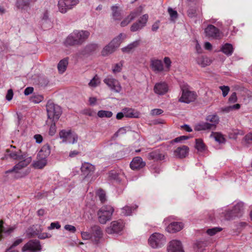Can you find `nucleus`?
Returning a JSON list of instances; mask_svg holds the SVG:
<instances>
[{"label":"nucleus","instance_id":"obj_1","mask_svg":"<svg viewBox=\"0 0 252 252\" xmlns=\"http://www.w3.org/2000/svg\"><path fill=\"white\" fill-rule=\"evenodd\" d=\"M11 148V149L7 150L10 158L20 161L12 169L6 171V174L12 172L19 173L20 170L28 166L32 160L31 157H29L26 153L22 154L21 150L16 149L15 146L12 145Z\"/></svg>","mask_w":252,"mask_h":252},{"label":"nucleus","instance_id":"obj_2","mask_svg":"<svg viewBox=\"0 0 252 252\" xmlns=\"http://www.w3.org/2000/svg\"><path fill=\"white\" fill-rule=\"evenodd\" d=\"M90 35L88 31H75L71 33L66 39L65 44L67 45H75L82 44Z\"/></svg>","mask_w":252,"mask_h":252},{"label":"nucleus","instance_id":"obj_3","mask_svg":"<svg viewBox=\"0 0 252 252\" xmlns=\"http://www.w3.org/2000/svg\"><path fill=\"white\" fill-rule=\"evenodd\" d=\"M182 94L179 99V101L186 103H189L194 101L197 97L196 93L190 90L189 87L187 84L181 85Z\"/></svg>","mask_w":252,"mask_h":252},{"label":"nucleus","instance_id":"obj_4","mask_svg":"<svg viewBox=\"0 0 252 252\" xmlns=\"http://www.w3.org/2000/svg\"><path fill=\"white\" fill-rule=\"evenodd\" d=\"M126 38V35L121 33L117 37L113 39L111 42L106 46L102 51L103 56H107L115 51L120 44Z\"/></svg>","mask_w":252,"mask_h":252},{"label":"nucleus","instance_id":"obj_5","mask_svg":"<svg viewBox=\"0 0 252 252\" xmlns=\"http://www.w3.org/2000/svg\"><path fill=\"white\" fill-rule=\"evenodd\" d=\"M114 212V208L110 205L103 206L98 212V221L102 224H105L110 220Z\"/></svg>","mask_w":252,"mask_h":252},{"label":"nucleus","instance_id":"obj_6","mask_svg":"<svg viewBox=\"0 0 252 252\" xmlns=\"http://www.w3.org/2000/svg\"><path fill=\"white\" fill-rule=\"evenodd\" d=\"M48 118L57 121L62 114L61 108L51 102H48L46 105Z\"/></svg>","mask_w":252,"mask_h":252},{"label":"nucleus","instance_id":"obj_7","mask_svg":"<svg viewBox=\"0 0 252 252\" xmlns=\"http://www.w3.org/2000/svg\"><path fill=\"white\" fill-rule=\"evenodd\" d=\"M79 3V0H59L58 7L62 13H65Z\"/></svg>","mask_w":252,"mask_h":252},{"label":"nucleus","instance_id":"obj_8","mask_svg":"<svg viewBox=\"0 0 252 252\" xmlns=\"http://www.w3.org/2000/svg\"><path fill=\"white\" fill-rule=\"evenodd\" d=\"M59 136L63 142L75 143L77 141L78 135L71 129H63L59 132Z\"/></svg>","mask_w":252,"mask_h":252},{"label":"nucleus","instance_id":"obj_9","mask_svg":"<svg viewBox=\"0 0 252 252\" xmlns=\"http://www.w3.org/2000/svg\"><path fill=\"white\" fill-rule=\"evenodd\" d=\"M165 243L164 236L158 233L153 234L149 239V244L153 248L160 247Z\"/></svg>","mask_w":252,"mask_h":252},{"label":"nucleus","instance_id":"obj_10","mask_svg":"<svg viewBox=\"0 0 252 252\" xmlns=\"http://www.w3.org/2000/svg\"><path fill=\"white\" fill-rule=\"evenodd\" d=\"M93 237L89 232H82L81 233L82 238L84 240H89L91 238L96 243H98L99 239L102 236V231L99 227H95L94 229Z\"/></svg>","mask_w":252,"mask_h":252},{"label":"nucleus","instance_id":"obj_11","mask_svg":"<svg viewBox=\"0 0 252 252\" xmlns=\"http://www.w3.org/2000/svg\"><path fill=\"white\" fill-rule=\"evenodd\" d=\"M124 227V221L119 220L111 222L109 226L106 229V232L108 234L118 233L121 232Z\"/></svg>","mask_w":252,"mask_h":252},{"label":"nucleus","instance_id":"obj_12","mask_svg":"<svg viewBox=\"0 0 252 252\" xmlns=\"http://www.w3.org/2000/svg\"><path fill=\"white\" fill-rule=\"evenodd\" d=\"M41 250V246L39 241L36 240H30L22 248L23 252L29 251L30 252H39Z\"/></svg>","mask_w":252,"mask_h":252},{"label":"nucleus","instance_id":"obj_13","mask_svg":"<svg viewBox=\"0 0 252 252\" xmlns=\"http://www.w3.org/2000/svg\"><path fill=\"white\" fill-rule=\"evenodd\" d=\"M4 221L0 220V240L4 237L10 235L17 228L16 225H8L6 227L3 226Z\"/></svg>","mask_w":252,"mask_h":252},{"label":"nucleus","instance_id":"obj_14","mask_svg":"<svg viewBox=\"0 0 252 252\" xmlns=\"http://www.w3.org/2000/svg\"><path fill=\"white\" fill-rule=\"evenodd\" d=\"M104 82L112 90L119 92L121 90V85L118 80L111 76H108L104 80Z\"/></svg>","mask_w":252,"mask_h":252},{"label":"nucleus","instance_id":"obj_15","mask_svg":"<svg viewBox=\"0 0 252 252\" xmlns=\"http://www.w3.org/2000/svg\"><path fill=\"white\" fill-rule=\"evenodd\" d=\"M206 35L208 37L213 38H219L220 37V30L212 25H209L205 30Z\"/></svg>","mask_w":252,"mask_h":252},{"label":"nucleus","instance_id":"obj_16","mask_svg":"<svg viewBox=\"0 0 252 252\" xmlns=\"http://www.w3.org/2000/svg\"><path fill=\"white\" fill-rule=\"evenodd\" d=\"M143 8L141 6L138 7L136 10L131 12L126 19H125L121 23L122 27H125L127 25L131 20L136 18L138 15L142 13Z\"/></svg>","mask_w":252,"mask_h":252},{"label":"nucleus","instance_id":"obj_17","mask_svg":"<svg viewBox=\"0 0 252 252\" xmlns=\"http://www.w3.org/2000/svg\"><path fill=\"white\" fill-rule=\"evenodd\" d=\"M168 252H184L180 241L172 240L169 243L167 247Z\"/></svg>","mask_w":252,"mask_h":252},{"label":"nucleus","instance_id":"obj_18","mask_svg":"<svg viewBox=\"0 0 252 252\" xmlns=\"http://www.w3.org/2000/svg\"><path fill=\"white\" fill-rule=\"evenodd\" d=\"M154 91L157 94L163 95L168 92L169 87L168 85L165 82L158 83L155 85Z\"/></svg>","mask_w":252,"mask_h":252},{"label":"nucleus","instance_id":"obj_19","mask_svg":"<svg viewBox=\"0 0 252 252\" xmlns=\"http://www.w3.org/2000/svg\"><path fill=\"white\" fill-rule=\"evenodd\" d=\"M189 148L188 146L183 145L177 148L174 151L176 158H185L189 154Z\"/></svg>","mask_w":252,"mask_h":252},{"label":"nucleus","instance_id":"obj_20","mask_svg":"<svg viewBox=\"0 0 252 252\" xmlns=\"http://www.w3.org/2000/svg\"><path fill=\"white\" fill-rule=\"evenodd\" d=\"M145 166V162L139 157L134 158L130 164V167L132 170H139Z\"/></svg>","mask_w":252,"mask_h":252},{"label":"nucleus","instance_id":"obj_21","mask_svg":"<svg viewBox=\"0 0 252 252\" xmlns=\"http://www.w3.org/2000/svg\"><path fill=\"white\" fill-rule=\"evenodd\" d=\"M82 174L86 177L91 175L95 171L94 165L88 162H84L81 167Z\"/></svg>","mask_w":252,"mask_h":252},{"label":"nucleus","instance_id":"obj_22","mask_svg":"<svg viewBox=\"0 0 252 252\" xmlns=\"http://www.w3.org/2000/svg\"><path fill=\"white\" fill-rule=\"evenodd\" d=\"M150 65L152 69L156 72L164 71L163 63L160 60L157 59L151 60Z\"/></svg>","mask_w":252,"mask_h":252},{"label":"nucleus","instance_id":"obj_23","mask_svg":"<svg viewBox=\"0 0 252 252\" xmlns=\"http://www.w3.org/2000/svg\"><path fill=\"white\" fill-rule=\"evenodd\" d=\"M183 228L182 222H174L171 223L166 228V230L170 233H175L179 231Z\"/></svg>","mask_w":252,"mask_h":252},{"label":"nucleus","instance_id":"obj_24","mask_svg":"<svg viewBox=\"0 0 252 252\" xmlns=\"http://www.w3.org/2000/svg\"><path fill=\"white\" fill-rule=\"evenodd\" d=\"M51 153L50 148L49 145H43L39 151L37 156L39 158L47 159Z\"/></svg>","mask_w":252,"mask_h":252},{"label":"nucleus","instance_id":"obj_25","mask_svg":"<svg viewBox=\"0 0 252 252\" xmlns=\"http://www.w3.org/2000/svg\"><path fill=\"white\" fill-rule=\"evenodd\" d=\"M206 120L211 123H210L211 129H215L219 122V117L217 115H211L207 116Z\"/></svg>","mask_w":252,"mask_h":252},{"label":"nucleus","instance_id":"obj_26","mask_svg":"<svg viewBox=\"0 0 252 252\" xmlns=\"http://www.w3.org/2000/svg\"><path fill=\"white\" fill-rule=\"evenodd\" d=\"M140 43V40H138L128 44L127 46L122 49L123 53H129L132 51L135 48L138 47Z\"/></svg>","mask_w":252,"mask_h":252},{"label":"nucleus","instance_id":"obj_27","mask_svg":"<svg viewBox=\"0 0 252 252\" xmlns=\"http://www.w3.org/2000/svg\"><path fill=\"white\" fill-rule=\"evenodd\" d=\"M125 116L128 118H138L139 113L131 108H126L124 109Z\"/></svg>","mask_w":252,"mask_h":252},{"label":"nucleus","instance_id":"obj_28","mask_svg":"<svg viewBox=\"0 0 252 252\" xmlns=\"http://www.w3.org/2000/svg\"><path fill=\"white\" fill-rule=\"evenodd\" d=\"M47 164V159L39 158L37 156V160L32 163V166L35 168L42 169Z\"/></svg>","mask_w":252,"mask_h":252},{"label":"nucleus","instance_id":"obj_29","mask_svg":"<svg viewBox=\"0 0 252 252\" xmlns=\"http://www.w3.org/2000/svg\"><path fill=\"white\" fill-rule=\"evenodd\" d=\"M221 51L226 55L230 56L233 52V47L232 44L225 43L222 46Z\"/></svg>","mask_w":252,"mask_h":252},{"label":"nucleus","instance_id":"obj_30","mask_svg":"<svg viewBox=\"0 0 252 252\" xmlns=\"http://www.w3.org/2000/svg\"><path fill=\"white\" fill-rule=\"evenodd\" d=\"M165 155L158 152H153L148 155V158L155 160H161L164 159Z\"/></svg>","mask_w":252,"mask_h":252},{"label":"nucleus","instance_id":"obj_31","mask_svg":"<svg viewBox=\"0 0 252 252\" xmlns=\"http://www.w3.org/2000/svg\"><path fill=\"white\" fill-rule=\"evenodd\" d=\"M197 63L201 67H205L211 64V61L207 57L201 56L198 58Z\"/></svg>","mask_w":252,"mask_h":252},{"label":"nucleus","instance_id":"obj_32","mask_svg":"<svg viewBox=\"0 0 252 252\" xmlns=\"http://www.w3.org/2000/svg\"><path fill=\"white\" fill-rule=\"evenodd\" d=\"M243 209V204L242 203H238L235 206L232 212V214L233 216L235 217H239L241 216V212Z\"/></svg>","mask_w":252,"mask_h":252},{"label":"nucleus","instance_id":"obj_33","mask_svg":"<svg viewBox=\"0 0 252 252\" xmlns=\"http://www.w3.org/2000/svg\"><path fill=\"white\" fill-rule=\"evenodd\" d=\"M112 11L113 18L115 20H120L122 18V15L118 6H113L111 7Z\"/></svg>","mask_w":252,"mask_h":252},{"label":"nucleus","instance_id":"obj_34","mask_svg":"<svg viewBox=\"0 0 252 252\" xmlns=\"http://www.w3.org/2000/svg\"><path fill=\"white\" fill-rule=\"evenodd\" d=\"M194 129L196 131L211 129L210 127V123L207 122L198 123L195 126Z\"/></svg>","mask_w":252,"mask_h":252},{"label":"nucleus","instance_id":"obj_35","mask_svg":"<svg viewBox=\"0 0 252 252\" xmlns=\"http://www.w3.org/2000/svg\"><path fill=\"white\" fill-rule=\"evenodd\" d=\"M68 59L67 58L62 60L58 65V70L60 73H63L66 69L68 65Z\"/></svg>","mask_w":252,"mask_h":252},{"label":"nucleus","instance_id":"obj_36","mask_svg":"<svg viewBox=\"0 0 252 252\" xmlns=\"http://www.w3.org/2000/svg\"><path fill=\"white\" fill-rule=\"evenodd\" d=\"M137 208L136 205L132 206H126L122 208L121 214L124 216H129L132 213V211Z\"/></svg>","mask_w":252,"mask_h":252},{"label":"nucleus","instance_id":"obj_37","mask_svg":"<svg viewBox=\"0 0 252 252\" xmlns=\"http://www.w3.org/2000/svg\"><path fill=\"white\" fill-rule=\"evenodd\" d=\"M211 136L220 143H223L225 140L223 135L220 132H213L211 134Z\"/></svg>","mask_w":252,"mask_h":252},{"label":"nucleus","instance_id":"obj_38","mask_svg":"<svg viewBox=\"0 0 252 252\" xmlns=\"http://www.w3.org/2000/svg\"><path fill=\"white\" fill-rule=\"evenodd\" d=\"M195 148L198 151L200 152H203L205 150L206 146L202 139H196Z\"/></svg>","mask_w":252,"mask_h":252},{"label":"nucleus","instance_id":"obj_39","mask_svg":"<svg viewBox=\"0 0 252 252\" xmlns=\"http://www.w3.org/2000/svg\"><path fill=\"white\" fill-rule=\"evenodd\" d=\"M113 115L112 112L109 111L100 110L97 112V116L98 117L102 118H111Z\"/></svg>","mask_w":252,"mask_h":252},{"label":"nucleus","instance_id":"obj_40","mask_svg":"<svg viewBox=\"0 0 252 252\" xmlns=\"http://www.w3.org/2000/svg\"><path fill=\"white\" fill-rule=\"evenodd\" d=\"M96 195L98 196L102 203H104L106 201V194L105 192L103 190L101 189H98L96 191Z\"/></svg>","mask_w":252,"mask_h":252},{"label":"nucleus","instance_id":"obj_41","mask_svg":"<svg viewBox=\"0 0 252 252\" xmlns=\"http://www.w3.org/2000/svg\"><path fill=\"white\" fill-rule=\"evenodd\" d=\"M100 83L99 78L97 75H95L89 83V86L90 87H96Z\"/></svg>","mask_w":252,"mask_h":252},{"label":"nucleus","instance_id":"obj_42","mask_svg":"<svg viewBox=\"0 0 252 252\" xmlns=\"http://www.w3.org/2000/svg\"><path fill=\"white\" fill-rule=\"evenodd\" d=\"M168 12L170 15V20L172 21H175V20L178 17V13L177 11L173 10L172 8L169 7L168 8Z\"/></svg>","mask_w":252,"mask_h":252},{"label":"nucleus","instance_id":"obj_43","mask_svg":"<svg viewBox=\"0 0 252 252\" xmlns=\"http://www.w3.org/2000/svg\"><path fill=\"white\" fill-rule=\"evenodd\" d=\"M123 65V62L121 61L115 64L112 66V71L114 73L120 72Z\"/></svg>","mask_w":252,"mask_h":252},{"label":"nucleus","instance_id":"obj_44","mask_svg":"<svg viewBox=\"0 0 252 252\" xmlns=\"http://www.w3.org/2000/svg\"><path fill=\"white\" fill-rule=\"evenodd\" d=\"M164 63L165 66L164 67V71L168 72L169 71L171 67V61L169 58L165 57L164 58Z\"/></svg>","mask_w":252,"mask_h":252},{"label":"nucleus","instance_id":"obj_45","mask_svg":"<svg viewBox=\"0 0 252 252\" xmlns=\"http://www.w3.org/2000/svg\"><path fill=\"white\" fill-rule=\"evenodd\" d=\"M43 99V97L41 95H34L31 96L30 100L32 102L35 103H38L42 101Z\"/></svg>","mask_w":252,"mask_h":252},{"label":"nucleus","instance_id":"obj_46","mask_svg":"<svg viewBox=\"0 0 252 252\" xmlns=\"http://www.w3.org/2000/svg\"><path fill=\"white\" fill-rule=\"evenodd\" d=\"M222 230V228L220 227H214L211 229H208L207 230V233L210 236H213L216 234L217 232H220Z\"/></svg>","mask_w":252,"mask_h":252},{"label":"nucleus","instance_id":"obj_47","mask_svg":"<svg viewBox=\"0 0 252 252\" xmlns=\"http://www.w3.org/2000/svg\"><path fill=\"white\" fill-rule=\"evenodd\" d=\"M148 18L149 16L148 14H144L140 18L138 22L142 25V26L144 27L148 21Z\"/></svg>","mask_w":252,"mask_h":252},{"label":"nucleus","instance_id":"obj_48","mask_svg":"<svg viewBox=\"0 0 252 252\" xmlns=\"http://www.w3.org/2000/svg\"><path fill=\"white\" fill-rule=\"evenodd\" d=\"M143 27L142 26V25H140L138 22H137L132 24V25L131 26L130 30L132 32H136L139 30L141 29Z\"/></svg>","mask_w":252,"mask_h":252},{"label":"nucleus","instance_id":"obj_49","mask_svg":"<svg viewBox=\"0 0 252 252\" xmlns=\"http://www.w3.org/2000/svg\"><path fill=\"white\" fill-rule=\"evenodd\" d=\"M29 1L26 0H17V5L19 8H23L25 6L28 5Z\"/></svg>","mask_w":252,"mask_h":252},{"label":"nucleus","instance_id":"obj_50","mask_svg":"<svg viewBox=\"0 0 252 252\" xmlns=\"http://www.w3.org/2000/svg\"><path fill=\"white\" fill-rule=\"evenodd\" d=\"M56 126L55 124V122L52 124L50 126L49 130V135L53 136L54 135L56 132Z\"/></svg>","mask_w":252,"mask_h":252},{"label":"nucleus","instance_id":"obj_51","mask_svg":"<svg viewBox=\"0 0 252 252\" xmlns=\"http://www.w3.org/2000/svg\"><path fill=\"white\" fill-rule=\"evenodd\" d=\"M219 88L222 91L223 96L224 97L226 96L228 94L230 90L229 87L223 86H220Z\"/></svg>","mask_w":252,"mask_h":252},{"label":"nucleus","instance_id":"obj_52","mask_svg":"<svg viewBox=\"0 0 252 252\" xmlns=\"http://www.w3.org/2000/svg\"><path fill=\"white\" fill-rule=\"evenodd\" d=\"M23 241V239H22V238H17V239H16L14 241V242L13 243L12 245L10 246L9 249L8 250V251L12 250V249L13 248L17 246L18 245L20 244Z\"/></svg>","mask_w":252,"mask_h":252},{"label":"nucleus","instance_id":"obj_53","mask_svg":"<svg viewBox=\"0 0 252 252\" xmlns=\"http://www.w3.org/2000/svg\"><path fill=\"white\" fill-rule=\"evenodd\" d=\"M237 100V97L236 93H233L229 98L228 102L230 103H234Z\"/></svg>","mask_w":252,"mask_h":252},{"label":"nucleus","instance_id":"obj_54","mask_svg":"<svg viewBox=\"0 0 252 252\" xmlns=\"http://www.w3.org/2000/svg\"><path fill=\"white\" fill-rule=\"evenodd\" d=\"M64 228L65 230L72 233H74L76 230L75 226L69 224L65 225Z\"/></svg>","mask_w":252,"mask_h":252},{"label":"nucleus","instance_id":"obj_55","mask_svg":"<svg viewBox=\"0 0 252 252\" xmlns=\"http://www.w3.org/2000/svg\"><path fill=\"white\" fill-rule=\"evenodd\" d=\"M61 227V225L59 224L58 222H52L50 224V226H49L48 227V229L49 230L53 229L54 228L59 229Z\"/></svg>","mask_w":252,"mask_h":252},{"label":"nucleus","instance_id":"obj_56","mask_svg":"<svg viewBox=\"0 0 252 252\" xmlns=\"http://www.w3.org/2000/svg\"><path fill=\"white\" fill-rule=\"evenodd\" d=\"M13 96V93L12 90H11V89L7 91V93L6 95V99L8 101H10L12 99Z\"/></svg>","mask_w":252,"mask_h":252},{"label":"nucleus","instance_id":"obj_57","mask_svg":"<svg viewBox=\"0 0 252 252\" xmlns=\"http://www.w3.org/2000/svg\"><path fill=\"white\" fill-rule=\"evenodd\" d=\"M245 138L248 143H252V132L247 134Z\"/></svg>","mask_w":252,"mask_h":252},{"label":"nucleus","instance_id":"obj_58","mask_svg":"<svg viewBox=\"0 0 252 252\" xmlns=\"http://www.w3.org/2000/svg\"><path fill=\"white\" fill-rule=\"evenodd\" d=\"M163 113V110L160 109H154L152 110L151 113L153 115H160Z\"/></svg>","mask_w":252,"mask_h":252},{"label":"nucleus","instance_id":"obj_59","mask_svg":"<svg viewBox=\"0 0 252 252\" xmlns=\"http://www.w3.org/2000/svg\"><path fill=\"white\" fill-rule=\"evenodd\" d=\"M126 129L125 127L120 128L118 131L116 133L117 136H119L121 134H124L126 133Z\"/></svg>","mask_w":252,"mask_h":252},{"label":"nucleus","instance_id":"obj_60","mask_svg":"<svg viewBox=\"0 0 252 252\" xmlns=\"http://www.w3.org/2000/svg\"><path fill=\"white\" fill-rule=\"evenodd\" d=\"M33 91V88L32 87H28L24 91V94L26 95H28L31 94Z\"/></svg>","mask_w":252,"mask_h":252},{"label":"nucleus","instance_id":"obj_61","mask_svg":"<svg viewBox=\"0 0 252 252\" xmlns=\"http://www.w3.org/2000/svg\"><path fill=\"white\" fill-rule=\"evenodd\" d=\"M34 138L35 139L36 142L40 143L42 141V136L40 134H35L34 136Z\"/></svg>","mask_w":252,"mask_h":252},{"label":"nucleus","instance_id":"obj_62","mask_svg":"<svg viewBox=\"0 0 252 252\" xmlns=\"http://www.w3.org/2000/svg\"><path fill=\"white\" fill-rule=\"evenodd\" d=\"M188 139V136H181L180 137H178L174 139V142H180L182 140H184Z\"/></svg>","mask_w":252,"mask_h":252},{"label":"nucleus","instance_id":"obj_63","mask_svg":"<svg viewBox=\"0 0 252 252\" xmlns=\"http://www.w3.org/2000/svg\"><path fill=\"white\" fill-rule=\"evenodd\" d=\"M159 22H155L152 26V30L153 31H156L159 28Z\"/></svg>","mask_w":252,"mask_h":252},{"label":"nucleus","instance_id":"obj_64","mask_svg":"<svg viewBox=\"0 0 252 252\" xmlns=\"http://www.w3.org/2000/svg\"><path fill=\"white\" fill-rule=\"evenodd\" d=\"M96 101H97V99L96 97H90L89 100V104H90V105H94L96 103Z\"/></svg>","mask_w":252,"mask_h":252}]
</instances>
